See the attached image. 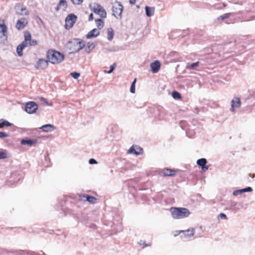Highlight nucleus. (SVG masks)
<instances>
[{
  "label": "nucleus",
  "mask_w": 255,
  "mask_h": 255,
  "mask_svg": "<svg viewBox=\"0 0 255 255\" xmlns=\"http://www.w3.org/2000/svg\"><path fill=\"white\" fill-rule=\"evenodd\" d=\"M201 168H202V170L206 171L207 170H208L209 167L208 166H206V165H205L203 167H201Z\"/></svg>",
  "instance_id": "49530a36"
},
{
  "label": "nucleus",
  "mask_w": 255,
  "mask_h": 255,
  "mask_svg": "<svg viewBox=\"0 0 255 255\" xmlns=\"http://www.w3.org/2000/svg\"><path fill=\"white\" fill-rule=\"evenodd\" d=\"M47 58L49 62L55 64L61 62L64 59L63 54L55 50H48L47 53Z\"/></svg>",
  "instance_id": "7ed1b4c3"
},
{
  "label": "nucleus",
  "mask_w": 255,
  "mask_h": 255,
  "mask_svg": "<svg viewBox=\"0 0 255 255\" xmlns=\"http://www.w3.org/2000/svg\"><path fill=\"white\" fill-rule=\"evenodd\" d=\"M61 6H59V4L57 5V6L55 7V10L57 11H58L60 9Z\"/></svg>",
  "instance_id": "8fccbe9b"
},
{
  "label": "nucleus",
  "mask_w": 255,
  "mask_h": 255,
  "mask_svg": "<svg viewBox=\"0 0 255 255\" xmlns=\"http://www.w3.org/2000/svg\"><path fill=\"white\" fill-rule=\"evenodd\" d=\"M38 108V105L34 102H29L25 105V110L27 113L32 114L36 112Z\"/></svg>",
  "instance_id": "6e6552de"
},
{
  "label": "nucleus",
  "mask_w": 255,
  "mask_h": 255,
  "mask_svg": "<svg viewBox=\"0 0 255 255\" xmlns=\"http://www.w3.org/2000/svg\"><path fill=\"white\" fill-rule=\"evenodd\" d=\"M165 112L163 110H162L161 112H160V114L159 115L158 119L159 120H164L165 119Z\"/></svg>",
  "instance_id": "f704fd0d"
},
{
  "label": "nucleus",
  "mask_w": 255,
  "mask_h": 255,
  "mask_svg": "<svg viewBox=\"0 0 255 255\" xmlns=\"http://www.w3.org/2000/svg\"><path fill=\"white\" fill-rule=\"evenodd\" d=\"M201 237V236H199H199L196 235V237H197V238H198V237Z\"/></svg>",
  "instance_id": "5fc2aeb1"
},
{
  "label": "nucleus",
  "mask_w": 255,
  "mask_h": 255,
  "mask_svg": "<svg viewBox=\"0 0 255 255\" xmlns=\"http://www.w3.org/2000/svg\"><path fill=\"white\" fill-rule=\"evenodd\" d=\"M40 128L44 132H51L53 131L56 128L53 125L51 124H46L41 127Z\"/></svg>",
  "instance_id": "f3484780"
},
{
  "label": "nucleus",
  "mask_w": 255,
  "mask_h": 255,
  "mask_svg": "<svg viewBox=\"0 0 255 255\" xmlns=\"http://www.w3.org/2000/svg\"><path fill=\"white\" fill-rule=\"evenodd\" d=\"M74 4L80 5L81 4L83 0H71Z\"/></svg>",
  "instance_id": "ea45409f"
},
{
  "label": "nucleus",
  "mask_w": 255,
  "mask_h": 255,
  "mask_svg": "<svg viewBox=\"0 0 255 255\" xmlns=\"http://www.w3.org/2000/svg\"><path fill=\"white\" fill-rule=\"evenodd\" d=\"M8 136V134L6 132L0 131V138H4Z\"/></svg>",
  "instance_id": "37998d69"
},
{
  "label": "nucleus",
  "mask_w": 255,
  "mask_h": 255,
  "mask_svg": "<svg viewBox=\"0 0 255 255\" xmlns=\"http://www.w3.org/2000/svg\"><path fill=\"white\" fill-rule=\"evenodd\" d=\"M143 241H140L139 242V244L141 245H143Z\"/></svg>",
  "instance_id": "864d4df0"
},
{
  "label": "nucleus",
  "mask_w": 255,
  "mask_h": 255,
  "mask_svg": "<svg viewBox=\"0 0 255 255\" xmlns=\"http://www.w3.org/2000/svg\"><path fill=\"white\" fill-rule=\"evenodd\" d=\"M143 245H144V247H148V246H150V244H145V243L144 242H143Z\"/></svg>",
  "instance_id": "3c124183"
},
{
  "label": "nucleus",
  "mask_w": 255,
  "mask_h": 255,
  "mask_svg": "<svg viewBox=\"0 0 255 255\" xmlns=\"http://www.w3.org/2000/svg\"><path fill=\"white\" fill-rule=\"evenodd\" d=\"M93 20V13H91L89 15V21H92Z\"/></svg>",
  "instance_id": "de8ad7c7"
},
{
  "label": "nucleus",
  "mask_w": 255,
  "mask_h": 255,
  "mask_svg": "<svg viewBox=\"0 0 255 255\" xmlns=\"http://www.w3.org/2000/svg\"><path fill=\"white\" fill-rule=\"evenodd\" d=\"M90 7L92 10L95 13L100 15L102 18H106L107 17V12L105 9L100 4L95 3L93 7Z\"/></svg>",
  "instance_id": "423d86ee"
},
{
  "label": "nucleus",
  "mask_w": 255,
  "mask_h": 255,
  "mask_svg": "<svg viewBox=\"0 0 255 255\" xmlns=\"http://www.w3.org/2000/svg\"><path fill=\"white\" fill-rule=\"evenodd\" d=\"M11 125V123L3 119L0 120V128H2L4 127H10Z\"/></svg>",
  "instance_id": "5701e85b"
},
{
  "label": "nucleus",
  "mask_w": 255,
  "mask_h": 255,
  "mask_svg": "<svg viewBox=\"0 0 255 255\" xmlns=\"http://www.w3.org/2000/svg\"><path fill=\"white\" fill-rule=\"evenodd\" d=\"M235 15V13H226L220 16L218 19L225 20V22L227 24L234 23L237 20Z\"/></svg>",
  "instance_id": "39448f33"
},
{
  "label": "nucleus",
  "mask_w": 255,
  "mask_h": 255,
  "mask_svg": "<svg viewBox=\"0 0 255 255\" xmlns=\"http://www.w3.org/2000/svg\"><path fill=\"white\" fill-rule=\"evenodd\" d=\"M89 163L90 164H97V162L95 159L91 158L89 160Z\"/></svg>",
  "instance_id": "c03bdc74"
},
{
  "label": "nucleus",
  "mask_w": 255,
  "mask_h": 255,
  "mask_svg": "<svg viewBox=\"0 0 255 255\" xmlns=\"http://www.w3.org/2000/svg\"><path fill=\"white\" fill-rule=\"evenodd\" d=\"M28 23L27 19L25 17H21L19 19L16 23V27L17 29H23Z\"/></svg>",
  "instance_id": "9b49d317"
},
{
  "label": "nucleus",
  "mask_w": 255,
  "mask_h": 255,
  "mask_svg": "<svg viewBox=\"0 0 255 255\" xmlns=\"http://www.w3.org/2000/svg\"><path fill=\"white\" fill-rule=\"evenodd\" d=\"M37 44V42L35 40L31 39V38H30V39L28 40L29 46H34L36 45Z\"/></svg>",
  "instance_id": "c9c22d12"
},
{
  "label": "nucleus",
  "mask_w": 255,
  "mask_h": 255,
  "mask_svg": "<svg viewBox=\"0 0 255 255\" xmlns=\"http://www.w3.org/2000/svg\"><path fill=\"white\" fill-rule=\"evenodd\" d=\"M7 157L6 153L3 151L0 152V159L6 158Z\"/></svg>",
  "instance_id": "58836bf2"
},
{
  "label": "nucleus",
  "mask_w": 255,
  "mask_h": 255,
  "mask_svg": "<svg viewBox=\"0 0 255 255\" xmlns=\"http://www.w3.org/2000/svg\"><path fill=\"white\" fill-rule=\"evenodd\" d=\"M58 4L59 6H63L64 8L67 7V3L66 0H60Z\"/></svg>",
  "instance_id": "72a5a7b5"
},
{
  "label": "nucleus",
  "mask_w": 255,
  "mask_h": 255,
  "mask_svg": "<svg viewBox=\"0 0 255 255\" xmlns=\"http://www.w3.org/2000/svg\"><path fill=\"white\" fill-rule=\"evenodd\" d=\"M48 62V59H39L35 66V68L37 69H44L47 67Z\"/></svg>",
  "instance_id": "1a4fd4ad"
},
{
  "label": "nucleus",
  "mask_w": 255,
  "mask_h": 255,
  "mask_svg": "<svg viewBox=\"0 0 255 255\" xmlns=\"http://www.w3.org/2000/svg\"><path fill=\"white\" fill-rule=\"evenodd\" d=\"M129 3L131 5H133L135 3L136 0H129Z\"/></svg>",
  "instance_id": "09e8293b"
},
{
  "label": "nucleus",
  "mask_w": 255,
  "mask_h": 255,
  "mask_svg": "<svg viewBox=\"0 0 255 255\" xmlns=\"http://www.w3.org/2000/svg\"><path fill=\"white\" fill-rule=\"evenodd\" d=\"M20 14H24L25 15H27L29 14L28 11L26 9V7L24 6H23L20 8V13H19Z\"/></svg>",
  "instance_id": "473e14b6"
},
{
  "label": "nucleus",
  "mask_w": 255,
  "mask_h": 255,
  "mask_svg": "<svg viewBox=\"0 0 255 255\" xmlns=\"http://www.w3.org/2000/svg\"><path fill=\"white\" fill-rule=\"evenodd\" d=\"M231 108L230 109L232 112H234L235 108H239L241 106V101L239 98H235L232 100Z\"/></svg>",
  "instance_id": "4468645a"
},
{
  "label": "nucleus",
  "mask_w": 255,
  "mask_h": 255,
  "mask_svg": "<svg viewBox=\"0 0 255 255\" xmlns=\"http://www.w3.org/2000/svg\"><path fill=\"white\" fill-rule=\"evenodd\" d=\"M130 92L133 94L135 93V86H134L133 85H131Z\"/></svg>",
  "instance_id": "a18cd8bd"
},
{
  "label": "nucleus",
  "mask_w": 255,
  "mask_h": 255,
  "mask_svg": "<svg viewBox=\"0 0 255 255\" xmlns=\"http://www.w3.org/2000/svg\"><path fill=\"white\" fill-rule=\"evenodd\" d=\"M185 237H192L195 234V229L194 228L189 229L187 230L181 231Z\"/></svg>",
  "instance_id": "aec40b11"
},
{
  "label": "nucleus",
  "mask_w": 255,
  "mask_h": 255,
  "mask_svg": "<svg viewBox=\"0 0 255 255\" xmlns=\"http://www.w3.org/2000/svg\"><path fill=\"white\" fill-rule=\"evenodd\" d=\"M70 75L74 79H77L80 76V73L78 72H72L70 73Z\"/></svg>",
  "instance_id": "e433bc0d"
},
{
  "label": "nucleus",
  "mask_w": 255,
  "mask_h": 255,
  "mask_svg": "<svg viewBox=\"0 0 255 255\" xmlns=\"http://www.w3.org/2000/svg\"><path fill=\"white\" fill-rule=\"evenodd\" d=\"M31 37V34L28 31H26L24 32V41L20 44L21 46H22L24 48L27 47L29 46L28 44V40L30 39V38Z\"/></svg>",
  "instance_id": "2eb2a0df"
},
{
  "label": "nucleus",
  "mask_w": 255,
  "mask_h": 255,
  "mask_svg": "<svg viewBox=\"0 0 255 255\" xmlns=\"http://www.w3.org/2000/svg\"><path fill=\"white\" fill-rule=\"evenodd\" d=\"M163 176H173L175 174V171L173 169L164 168L160 172Z\"/></svg>",
  "instance_id": "6ab92c4d"
},
{
  "label": "nucleus",
  "mask_w": 255,
  "mask_h": 255,
  "mask_svg": "<svg viewBox=\"0 0 255 255\" xmlns=\"http://www.w3.org/2000/svg\"><path fill=\"white\" fill-rule=\"evenodd\" d=\"M96 25L99 29H102L104 27V22L101 19L95 20Z\"/></svg>",
  "instance_id": "c85d7f7f"
},
{
  "label": "nucleus",
  "mask_w": 255,
  "mask_h": 255,
  "mask_svg": "<svg viewBox=\"0 0 255 255\" xmlns=\"http://www.w3.org/2000/svg\"><path fill=\"white\" fill-rule=\"evenodd\" d=\"M252 191H253V189L251 187H248L244 188V189L235 190L233 192V194L234 196H238L240 194H241L243 193L246 192H251Z\"/></svg>",
  "instance_id": "a211bd4d"
},
{
  "label": "nucleus",
  "mask_w": 255,
  "mask_h": 255,
  "mask_svg": "<svg viewBox=\"0 0 255 255\" xmlns=\"http://www.w3.org/2000/svg\"><path fill=\"white\" fill-rule=\"evenodd\" d=\"M237 205H238V203L237 202L232 201L231 202V203L230 204V207H229V209L230 210H239L240 208L238 207H237Z\"/></svg>",
  "instance_id": "bb28decb"
},
{
  "label": "nucleus",
  "mask_w": 255,
  "mask_h": 255,
  "mask_svg": "<svg viewBox=\"0 0 255 255\" xmlns=\"http://www.w3.org/2000/svg\"><path fill=\"white\" fill-rule=\"evenodd\" d=\"M40 102H41L43 104H44L45 105H49V106L52 105V104H49L48 102H47V100L44 98L41 97L40 98Z\"/></svg>",
  "instance_id": "4c0bfd02"
},
{
  "label": "nucleus",
  "mask_w": 255,
  "mask_h": 255,
  "mask_svg": "<svg viewBox=\"0 0 255 255\" xmlns=\"http://www.w3.org/2000/svg\"><path fill=\"white\" fill-rule=\"evenodd\" d=\"M100 31L97 28H94L92 30L90 31L86 35L87 39H91L95 38L99 35Z\"/></svg>",
  "instance_id": "f8f14e48"
},
{
  "label": "nucleus",
  "mask_w": 255,
  "mask_h": 255,
  "mask_svg": "<svg viewBox=\"0 0 255 255\" xmlns=\"http://www.w3.org/2000/svg\"><path fill=\"white\" fill-rule=\"evenodd\" d=\"M219 219H227V217L226 214L224 213H220L218 216Z\"/></svg>",
  "instance_id": "a19ab883"
},
{
  "label": "nucleus",
  "mask_w": 255,
  "mask_h": 255,
  "mask_svg": "<svg viewBox=\"0 0 255 255\" xmlns=\"http://www.w3.org/2000/svg\"><path fill=\"white\" fill-rule=\"evenodd\" d=\"M85 43L79 38H74L69 40L65 45V47L69 50L70 53L77 52L83 49Z\"/></svg>",
  "instance_id": "f257e3e1"
},
{
  "label": "nucleus",
  "mask_w": 255,
  "mask_h": 255,
  "mask_svg": "<svg viewBox=\"0 0 255 255\" xmlns=\"http://www.w3.org/2000/svg\"><path fill=\"white\" fill-rule=\"evenodd\" d=\"M135 82H136V79H134V80L133 81V82H132L131 85H133L134 86H135Z\"/></svg>",
  "instance_id": "603ef678"
},
{
  "label": "nucleus",
  "mask_w": 255,
  "mask_h": 255,
  "mask_svg": "<svg viewBox=\"0 0 255 255\" xmlns=\"http://www.w3.org/2000/svg\"><path fill=\"white\" fill-rule=\"evenodd\" d=\"M170 212L172 217L176 219L188 217L190 214L187 208L182 207H172L170 208Z\"/></svg>",
  "instance_id": "f03ea898"
},
{
  "label": "nucleus",
  "mask_w": 255,
  "mask_h": 255,
  "mask_svg": "<svg viewBox=\"0 0 255 255\" xmlns=\"http://www.w3.org/2000/svg\"><path fill=\"white\" fill-rule=\"evenodd\" d=\"M123 10V6L121 2L116 1L112 6V15L117 19H121L122 18V12Z\"/></svg>",
  "instance_id": "20e7f679"
},
{
  "label": "nucleus",
  "mask_w": 255,
  "mask_h": 255,
  "mask_svg": "<svg viewBox=\"0 0 255 255\" xmlns=\"http://www.w3.org/2000/svg\"><path fill=\"white\" fill-rule=\"evenodd\" d=\"M114 35V31L112 28L110 27L108 29V39L112 41Z\"/></svg>",
  "instance_id": "393cba45"
},
{
  "label": "nucleus",
  "mask_w": 255,
  "mask_h": 255,
  "mask_svg": "<svg viewBox=\"0 0 255 255\" xmlns=\"http://www.w3.org/2000/svg\"><path fill=\"white\" fill-rule=\"evenodd\" d=\"M200 63L196 62L192 63H188L186 68L188 69H196L199 66Z\"/></svg>",
  "instance_id": "b1692460"
},
{
  "label": "nucleus",
  "mask_w": 255,
  "mask_h": 255,
  "mask_svg": "<svg viewBox=\"0 0 255 255\" xmlns=\"http://www.w3.org/2000/svg\"><path fill=\"white\" fill-rule=\"evenodd\" d=\"M115 64H114L112 65H111L110 70L109 71H105V73H108V74L111 73L114 70V68H115L114 65Z\"/></svg>",
  "instance_id": "79ce46f5"
},
{
  "label": "nucleus",
  "mask_w": 255,
  "mask_h": 255,
  "mask_svg": "<svg viewBox=\"0 0 255 255\" xmlns=\"http://www.w3.org/2000/svg\"><path fill=\"white\" fill-rule=\"evenodd\" d=\"M95 46L96 45L94 43H88L87 47L85 49V51L89 53L92 50L95 48Z\"/></svg>",
  "instance_id": "a878e982"
},
{
  "label": "nucleus",
  "mask_w": 255,
  "mask_h": 255,
  "mask_svg": "<svg viewBox=\"0 0 255 255\" xmlns=\"http://www.w3.org/2000/svg\"><path fill=\"white\" fill-rule=\"evenodd\" d=\"M0 28H1L0 31V38L2 37L6 38L7 27L6 25L4 23L2 24L0 23Z\"/></svg>",
  "instance_id": "dca6fc26"
},
{
  "label": "nucleus",
  "mask_w": 255,
  "mask_h": 255,
  "mask_svg": "<svg viewBox=\"0 0 255 255\" xmlns=\"http://www.w3.org/2000/svg\"><path fill=\"white\" fill-rule=\"evenodd\" d=\"M150 67L153 73H157L160 68V63L159 61L156 60L150 63Z\"/></svg>",
  "instance_id": "ddd939ff"
},
{
  "label": "nucleus",
  "mask_w": 255,
  "mask_h": 255,
  "mask_svg": "<svg viewBox=\"0 0 255 255\" xmlns=\"http://www.w3.org/2000/svg\"><path fill=\"white\" fill-rule=\"evenodd\" d=\"M24 48L21 46L20 44L18 45L16 48V52L17 53V55L19 56H21L23 55L22 50Z\"/></svg>",
  "instance_id": "7c9ffc66"
},
{
  "label": "nucleus",
  "mask_w": 255,
  "mask_h": 255,
  "mask_svg": "<svg viewBox=\"0 0 255 255\" xmlns=\"http://www.w3.org/2000/svg\"><path fill=\"white\" fill-rule=\"evenodd\" d=\"M83 198H86V200L91 203H95L97 200V199L93 197L88 195H84L82 196Z\"/></svg>",
  "instance_id": "4be33fe9"
},
{
  "label": "nucleus",
  "mask_w": 255,
  "mask_h": 255,
  "mask_svg": "<svg viewBox=\"0 0 255 255\" xmlns=\"http://www.w3.org/2000/svg\"><path fill=\"white\" fill-rule=\"evenodd\" d=\"M145 9L147 16L150 17L154 14L155 10V8L154 7L146 6Z\"/></svg>",
  "instance_id": "412c9836"
},
{
  "label": "nucleus",
  "mask_w": 255,
  "mask_h": 255,
  "mask_svg": "<svg viewBox=\"0 0 255 255\" xmlns=\"http://www.w3.org/2000/svg\"><path fill=\"white\" fill-rule=\"evenodd\" d=\"M76 19L77 16L74 14L71 13L68 15L65 19L66 28L67 29L71 28L76 22Z\"/></svg>",
  "instance_id": "0eeeda50"
},
{
  "label": "nucleus",
  "mask_w": 255,
  "mask_h": 255,
  "mask_svg": "<svg viewBox=\"0 0 255 255\" xmlns=\"http://www.w3.org/2000/svg\"><path fill=\"white\" fill-rule=\"evenodd\" d=\"M142 148L136 145H133L128 149V153L129 154H134L136 155L141 154Z\"/></svg>",
  "instance_id": "9d476101"
},
{
  "label": "nucleus",
  "mask_w": 255,
  "mask_h": 255,
  "mask_svg": "<svg viewBox=\"0 0 255 255\" xmlns=\"http://www.w3.org/2000/svg\"><path fill=\"white\" fill-rule=\"evenodd\" d=\"M172 97L175 99H179L181 98V94L177 92V91H173L172 93Z\"/></svg>",
  "instance_id": "2f4dec72"
},
{
  "label": "nucleus",
  "mask_w": 255,
  "mask_h": 255,
  "mask_svg": "<svg viewBox=\"0 0 255 255\" xmlns=\"http://www.w3.org/2000/svg\"><path fill=\"white\" fill-rule=\"evenodd\" d=\"M207 162V161L206 159L204 158L199 159L197 161V165L201 167H203V166L206 165Z\"/></svg>",
  "instance_id": "c756f323"
},
{
  "label": "nucleus",
  "mask_w": 255,
  "mask_h": 255,
  "mask_svg": "<svg viewBox=\"0 0 255 255\" xmlns=\"http://www.w3.org/2000/svg\"><path fill=\"white\" fill-rule=\"evenodd\" d=\"M34 143V141L32 139H23L21 141V144L23 145L27 144L28 145H32Z\"/></svg>",
  "instance_id": "cd10ccee"
}]
</instances>
